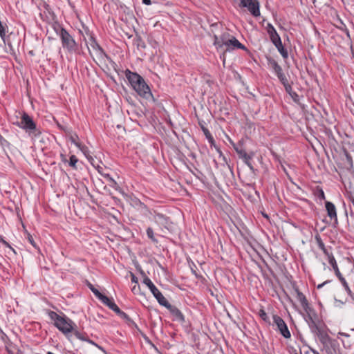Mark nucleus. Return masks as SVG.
<instances>
[{"label":"nucleus","mask_w":354,"mask_h":354,"mask_svg":"<svg viewBox=\"0 0 354 354\" xmlns=\"http://www.w3.org/2000/svg\"><path fill=\"white\" fill-rule=\"evenodd\" d=\"M48 316L53 325L68 339L71 334H73L77 339H84L82 333L78 330L76 324L64 313L57 314L55 311L48 310Z\"/></svg>","instance_id":"obj_1"},{"label":"nucleus","mask_w":354,"mask_h":354,"mask_svg":"<svg viewBox=\"0 0 354 354\" xmlns=\"http://www.w3.org/2000/svg\"><path fill=\"white\" fill-rule=\"evenodd\" d=\"M214 44L217 49H221L223 47H225V51L232 50L235 48H245L235 37L228 32H224L220 37L214 35Z\"/></svg>","instance_id":"obj_2"},{"label":"nucleus","mask_w":354,"mask_h":354,"mask_svg":"<svg viewBox=\"0 0 354 354\" xmlns=\"http://www.w3.org/2000/svg\"><path fill=\"white\" fill-rule=\"evenodd\" d=\"M319 339L327 354H339L340 348L337 340L331 338L327 333H321Z\"/></svg>","instance_id":"obj_3"},{"label":"nucleus","mask_w":354,"mask_h":354,"mask_svg":"<svg viewBox=\"0 0 354 354\" xmlns=\"http://www.w3.org/2000/svg\"><path fill=\"white\" fill-rule=\"evenodd\" d=\"M88 288L95 295V296L101 301V302L105 306H108L111 310L114 311L117 315L120 316L125 315V313L122 311L119 307L115 304L112 299L109 298L106 295L102 294L97 289H96L92 284H88Z\"/></svg>","instance_id":"obj_4"},{"label":"nucleus","mask_w":354,"mask_h":354,"mask_svg":"<svg viewBox=\"0 0 354 354\" xmlns=\"http://www.w3.org/2000/svg\"><path fill=\"white\" fill-rule=\"evenodd\" d=\"M274 324L277 326L276 330L286 339H289L291 337L290 332L288 328L287 324L284 320L277 315H272Z\"/></svg>","instance_id":"obj_5"},{"label":"nucleus","mask_w":354,"mask_h":354,"mask_svg":"<svg viewBox=\"0 0 354 354\" xmlns=\"http://www.w3.org/2000/svg\"><path fill=\"white\" fill-rule=\"evenodd\" d=\"M89 53L93 57V59L97 62V60H101L103 59L104 56V53L101 47L97 44V42L93 39L91 38L89 46H88Z\"/></svg>","instance_id":"obj_6"},{"label":"nucleus","mask_w":354,"mask_h":354,"mask_svg":"<svg viewBox=\"0 0 354 354\" xmlns=\"http://www.w3.org/2000/svg\"><path fill=\"white\" fill-rule=\"evenodd\" d=\"M60 37L64 48H66L70 52L74 51L76 49L75 40L64 28L61 30Z\"/></svg>","instance_id":"obj_7"},{"label":"nucleus","mask_w":354,"mask_h":354,"mask_svg":"<svg viewBox=\"0 0 354 354\" xmlns=\"http://www.w3.org/2000/svg\"><path fill=\"white\" fill-rule=\"evenodd\" d=\"M239 6L247 8L248 11L254 16H260L259 3L258 0H241Z\"/></svg>","instance_id":"obj_8"},{"label":"nucleus","mask_w":354,"mask_h":354,"mask_svg":"<svg viewBox=\"0 0 354 354\" xmlns=\"http://www.w3.org/2000/svg\"><path fill=\"white\" fill-rule=\"evenodd\" d=\"M143 283L149 288L150 291L157 299L160 305H161L167 299L163 296L160 291L156 287L151 280L146 277L143 279Z\"/></svg>","instance_id":"obj_9"},{"label":"nucleus","mask_w":354,"mask_h":354,"mask_svg":"<svg viewBox=\"0 0 354 354\" xmlns=\"http://www.w3.org/2000/svg\"><path fill=\"white\" fill-rule=\"evenodd\" d=\"M328 263L333 268V271L335 272V274L337 276L338 279L340 281L341 283L344 286V288L345 290L346 291V292L349 295H352V291L351 290V289H350V288L348 286V282H347L346 279H345V277H343L342 273L340 272V270L339 269V267L337 266L336 260L335 259L333 261L329 262Z\"/></svg>","instance_id":"obj_10"},{"label":"nucleus","mask_w":354,"mask_h":354,"mask_svg":"<svg viewBox=\"0 0 354 354\" xmlns=\"http://www.w3.org/2000/svg\"><path fill=\"white\" fill-rule=\"evenodd\" d=\"M133 88L142 97L148 99L152 96L150 88L144 80Z\"/></svg>","instance_id":"obj_11"},{"label":"nucleus","mask_w":354,"mask_h":354,"mask_svg":"<svg viewBox=\"0 0 354 354\" xmlns=\"http://www.w3.org/2000/svg\"><path fill=\"white\" fill-rule=\"evenodd\" d=\"M19 126L26 131H34L36 126L32 118L26 113L22 115L21 120Z\"/></svg>","instance_id":"obj_12"},{"label":"nucleus","mask_w":354,"mask_h":354,"mask_svg":"<svg viewBox=\"0 0 354 354\" xmlns=\"http://www.w3.org/2000/svg\"><path fill=\"white\" fill-rule=\"evenodd\" d=\"M161 306L167 308L171 314L178 321L182 322H185V317L181 313V311L175 306H173L169 303L167 300L164 301Z\"/></svg>","instance_id":"obj_13"},{"label":"nucleus","mask_w":354,"mask_h":354,"mask_svg":"<svg viewBox=\"0 0 354 354\" xmlns=\"http://www.w3.org/2000/svg\"><path fill=\"white\" fill-rule=\"evenodd\" d=\"M343 271L348 280L354 285V264L348 261L344 264Z\"/></svg>","instance_id":"obj_14"},{"label":"nucleus","mask_w":354,"mask_h":354,"mask_svg":"<svg viewBox=\"0 0 354 354\" xmlns=\"http://www.w3.org/2000/svg\"><path fill=\"white\" fill-rule=\"evenodd\" d=\"M126 77L131 84L132 87L137 85L140 82L144 80L140 75L136 73H132L127 70L126 71Z\"/></svg>","instance_id":"obj_15"},{"label":"nucleus","mask_w":354,"mask_h":354,"mask_svg":"<svg viewBox=\"0 0 354 354\" xmlns=\"http://www.w3.org/2000/svg\"><path fill=\"white\" fill-rule=\"evenodd\" d=\"M69 139L71 140V142L72 143H73L76 147H77L85 155L87 156V153L88 152V148L84 146V145H82L80 142H79V138L77 136V135L76 134H71L69 136Z\"/></svg>","instance_id":"obj_16"},{"label":"nucleus","mask_w":354,"mask_h":354,"mask_svg":"<svg viewBox=\"0 0 354 354\" xmlns=\"http://www.w3.org/2000/svg\"><path fill=\"white\" fill-rule=\"evenodd\" d=\"M325 207H326V209L327 211L328 216L331 219H335L337 221V212H336V207H335V205L333 203L327 201L326 203Z\"/></svg>","instance_id":"obj_17"},{"label":"nucleus","mask_w":354,"mask_h":354,"mask_svg":"<svg viewBox=\"0 0 354 354\" xmlns=\"http://www.w3.org/2000/svg\"><path fill=\"white\" fill-rule=\"evenodd\" d=\"M268 32L270 35V39L274 45L276 44H280L281 38L279 37L274 28L271 25H269L268 26Z\"/></svg>","instance_id":"obj_18"},{"label":"nucleus","mask_w":354,"mask_h":354,"mask_svg":"<svg viewBox=\"0 0 354 354\" xmlns=\"http://www.w3.org/2000/svg\"><path fill=\"white\" fill-rule=\"evenodd\" d=\"M268 66L272 68L275 73L277 75V76H281V66L277 64V62L273 59L272 58L268 57Z\"/></svg>","instance_id":"obj_19"},{"label":"nucleus","mask_w":354,"mask_h":354,"mask_svg":"<svg viewBox=\"0 0 354 354\" xmlns=\"http://www.w3.org/2000/svg\"><path fill=\"white\" fill-rule=\"evenodd\" d=\"M295 292L296 294V298L299 301L301 307L306 306L307 304H308V301L306 299V296L300 292L298 288H295Z\"/></svg>","instance_id":"obj_20"},{"label":"nucleus","mask_w":354,"mask_h":354,"mask_svg":"<svg viewBox=\"0 0 354 354\" xmlns=\"http://www.w3.org/2000/svg\"><path fill=\"white\" fill-rule=\"evenodd\" d=\"M304 311L306 313L308 318L313 321L317 317V313L315 310L310 306L309 303L302 307Z\"/></svg>","instance_id":"obj_21"},{"label":"nucleus","mask_w":354,"mask_h":354,"mask_svg":"<svg viewBox=\"0 0 354 354\" xmlns=\"http://www.w3.org/2000/svg\"><path fill=\"white\" fill-rule=\"evenodd\" d=\"M153 220L160 225H164L167 223V218L161 214H156L153 216Z\"/></svg>","instance_id":"obj_22"},{"label":"nucleus","mask_w":354,"mask_h":354,"mask_svg":"<svg viewBox=\"0 0 354 354\" xmlns=\"http://www.w3.org/2000/svg\"><path fill=\"white\" fill-rule=\"evenodd\" d=\"M237 153H239V156L244 160L245 163L247 165L249 164V160L251 159V156L248 155L245 150L243 149H236Z\"/></svg>","instance_id":"obj_23"},{"label":"nucleus","mask_w":354,"mask_h":354,"mask_svg":"<svg viewBox=\"0 0 354 354\" xmlns=\"http://www.w3.org/2000/svg\"><path fill=\"white\" fill-rule=\"evenodd\" d=\"M278 49V50L279 51V53L281 54V55L283 56V57L284 58H286L288 57V52L287 50L283 48V45H282V43H281V40L280 41V44H276L274 45Z\"/></svg>","instance_id":"obj_24"},{"label":"nucleus","mask_w":354,"mask_h":354,"mask_svg":"<svg viewBox=\"0 0 354 354\" xmlns=\"http://www.w3.org/2000/svg\"><path fill=\"white\" fill-rule=\"evenodd\" d=\"M248 191L249 192L248 198H254L256 197L259 198V193L252 187H248Z\"/></svg>","instance_id":"obj_25"},{"label":"nucleus","mask_w":354,"mask_h":354,"mask_svg":"<svg viewBox=\"0 0 354 354\" xmlns=\"http://www.w3.org/2000/svg\"><path fill=\"white\" fill-rule=\"evenodd\" d=\"M259 317L266 322H270L269 317L263 309H261L259 311Z\"/></svg>","instance_id":"obj_26"},{"label":"nucleus","mask_w":354,"mask_h":354,"mask_svg":"<svg viewBox=\"0 0 354 354\" xmlns=\"http://www.w3.org/2000/svg\"><path fill=\"white\" fill-rule=\"evenodd\" d=\"M147 236L153 241V242H155L156 243L157 242V240L155 238L154 236V234H153V230L152 228L151 227H148L147 229Z\"/></svg>","instance_id":"obj_27"},{"label":"nucleus","mask_w":354,"mask_h":354,"mask_svg":"<svg viewBox=\"0 0 354 354\" xmlns=\"http://www.w3.org/2000/svg\"><path fill=\"white\" fill-rule=\"evenodd\" d=\"M315 195L317 198L319 199H324L325 198L324 191L319 188L316 189V190L315 191Z\"/></svg>","instance_id":"obj_28"},{"label":"nucleus","mask_w":354,"mask_h":354,"mask_svg":"<svg viewBox=\"0 0 354 354\" xmlns=\"http://www.w3.org/2000/svg\"><path fill=\"white\" fill-rule=\"evenodd\" d=\"M78 159L75 155H72L70 157L69 165L73 168L75 167L76 163L77 162Z\"/></svg>","instance_id":"obj_29"},{"label":"nucleus","mask_w":354,"mask_h":354,"mask_svg":"<svg viewBox=\"0 0 354 354\" xmlns=\"http://www.w3.org/2000/svg\"><path fill=\"white\" fill-rule=\"evenodd\" d=\"M345 158H346V163H347L346 165V168L347 169L351 168L352 166H353V162H352L351 157L348 154L346 153L345 155Z\"/></svg>","instance_id":"obj_30"},{"label":"nucleus","mask_w":354,"mask_h":354,"mask_svg":"<svg viewBox=\"0 0 354 354\" xmlns=\"http://www.w3.org/2000/svg\"><path fill=\"white\" fill-rule=\"evenodd\" d=\"M27 239L28 241V242L35 248L37 247L36 245V243L34 241V239L32 237V236L31 234H30L29 233H27Z\"/></svg>","instance_id":"obj_31"},{"label":"nucleus","mask_w":354,"mask_h":354,"mask_svg":"<svg viewBox=\"0 0 354 354\" xmlns=\"http://www.w3.org/2000/svg\"><path fill=\"white\" fill-rule=\"evenodd\" d=\"M315 240H316L318 247L322 246L324 244V242L322 241L320 236H319V235L315 236Z\"/></svg>","instance_id":"obj_32"},{"label":"nucleus","mask_w":354,"mask_h":354,"mask_svg":"<svg viewBox=\"0 0 354 354\" xmlns=\"http://www.w3.org/2000/svg\"><path fill=\"white\" fill-rule=\"evenodd\" d=\"M190 268H191V270L192 272V273L198 277V274H197V272H196V270H197V267L192 262V265H190Z\"/></svg>","instance_id":"obj_33"},{"label":"nucleus","mask_w":354,"mask_h":354,"mask_svg":"<svg viewBox=\"0 0 354 354\" xmlns=\"http://www.w3.org/2000/svg\"><path fill=\"white\" fill-rule=\"evenodd\" d=\"M0 241H1V243H2L5 246H6V247H8V248H9L12 249V248H11V246L10 245V244H9L7 241H5V240H4V239H3L1 236H0Z\"/></svg>","instance_id":"obj_34"},{"label":"nucleus","mask_w":354,"mask_h":354,"mask_svg":"<svg viewBox=\"0 0 354 354\" xmlns=\"http://www.w3.org/2000/svg\"><path fill=\"white\" fill-rule=\"evenodd\" d=\"M204 133H205V134L206 137H207L209 140H212V136H211V134H210V133L209 132V131H208V130L205 129V130H204Z\"/></svg>","instance_id":"obj_35"},{"label":"nucleus","mask_w":354,"mask_h":354,"mask_svg":"<svg viewBox=\"0 0 354 354\" xmlns=\"http://www.w3.org/2000/svg\"><path fill=\"white\" fill-rule=\"evenodd\" d=\"M326 257H327L328 263L330 261H333V260L335 259L332 252L330 254H328V256H326Z\"/></svg>","instance_id":"obj_36"},{"label":"nucleus","mask_w":354,"mask_h":354,"mask_svg":"<svg viewBox=\"0 0 354 354\" xmlns=\"http://www.w3.org/2000/svg\"><path fill=\"white\" fill-rule=\"evenodd\" d=\"M278 77L283 84L285 83V81H286L285 75H283V73L282 72H281V76H278Z\"/></svg>","instance_id":"obj_37"},{"label":"nucleus","mask_w":354,"mask_h":354,"mask_svg":"<svg viewBox=\"0 0 354 354\" xmlns=\"http://www.w3.org/2000/svg\"><path fill=\"white\" fill-rule=\"evenodd\" d=\"M322 251H323V252H324V254H325V256H326H326H328V254H330L331 253V252L330 251V250H329V249H328V248H324Z\"/></svg>","instance_id":"obj_38"},{"label":"nucleus","mask_w":354,"mask_h":354,"mask_svg":"<svg viewBox=\"0 0 354 354\" xmlns=\"http://www.w3.org/2000/svg\"><path fill=\"white\" fill-rule=\"evenodd\" d=\"M105 177L107 178L113 185H116V183L109 174L105 175Z\"/></svg>","instance_id":"obj_39"},{"label":"nucleus","mask_w":354,"mask_h":354,"mask_svg":"<svg viewBox=\"0 0 354 354\" xmlns=\"http://www.w3.org/2000/svg\"><path fill=\"white\" fill-rule=\"evenodd\" d=\"M131 281H132V282H134V283H138V279H137V277H136L134 274H131Z\"/></svg>","instance_id":"obj_40"},{"label":"nucleus","mask_w":354,"mask_h":354,"mask_svg":"<svg viewBox=\"0 0 354 354\" xmlns=\"http://www.w3.org/2000/svg\"><path fill=\"white\" fill-rule=\"evenodd\" d=\"M61 159H62V161H63L64 162H67V159H66V156L63 154H61Z\"/></svg>","instance_id":"obj_41"},{"label":"nucleus","mask_w":354,"mask_h":354,"mask_svg":"<svg viewBox=\"0 0 354 354\" xmlns=\"http://www.w3.org/2000/svg\"><path fill=\"white\" fill-rule=\"evenodd\" d=\"M143 3L147 4V5H150L151 4V1L150 0H142Z\"/></svg>","instance_id":"obj_42"},{"label":"nucleus","mask_w":354,"mask_h":354,"mask_svg":"<svg viewBox=\"0 0 354 354\" xmlns=\"http://www.w3.org/2000/svg\"><path fill=\"white\" fill-rule=\"evenodd\" d=\"M261 213H262V215L263 216V217H265V218L268 219L269 217H268V215L267 214H266L264 212H261Z\"/></svg>","instance_id":"obj_43"},{"label":"nucleus","mask_w":354,"mask_h":354,"mask_svg":"<svg viewBox=\"0 0 354 354\" xmlns=\"http://www.w3.org/2000/svg\"><path fill=\"white\" fill-rule=\"evenodd\" d=\"M131 290L133 292H134V293L136 292V285L132 288Z\"/></svg>","instance_id":"obj_44"},{"label":"nucleus","mask_w":354,"mask_h":354,"mask_svg":"<svg viewBox=\"0 0 354 354\" xmlns=\"http://www.w3.org/2000/svg\"><path fill=\"white\" fill-rule=\"evenodd\" d=\"M319 248L323 250L324 248H326L325 245L324 244L323 245L319 246Z\"/></svg>","instance_id":"obj_45"},{"label":"nucleus","mask_w":354,"mask_h":354,"mask_svg":"<svg viewBox=\"0 0 354 354\" xmlns=\"http://www.w3.org/2000/svg\"><path fill=\"white\" fill-rule=\"evenodd\" d=\"M313 354H319V353L316 350H313Z\"/></svg>","instance_id":"obj_46"},{"label":"nucleus","mask_w":354,"mask_h":354,"mask_svg":"<svg viewBox=\"0 0 354 354\" xmlns=\"http://www.w3.org/2000/svg\"><path fill=\"white\" fill-rule=\"evenodd\" d=\"M221 58L223 59V64H225V55H223V57H221Z\"/></svg>","instance_id":"obj_47"},{"label":"nucleus","mask_w":354,"mask_h":354,"mask_svg":"<svg viewBox=\"0 0 354 354\" xmlns=\"http://www.w3.org/2000/svg\"><path fill=\"white\" fill-rule=\"evenodd\" d=\"M324 285V283H322V284L318 285L317 288H322Z\"/></svg>","instance_id":"obj_48"},{"label":"nucleus","mask_w":354,"mask_h":354,"mask_svg":"<svg viewBox=\"0 0 354 354\" xmlns=\"http://www.w3.org/2000/svg\"><path fill=\"white\" fill-rule=\"evenodd\" d=\"M239 1V0H233V1H234V3H236V2H238Z\"/></svg>","instance_id":"obj_49"}]
</instances>
